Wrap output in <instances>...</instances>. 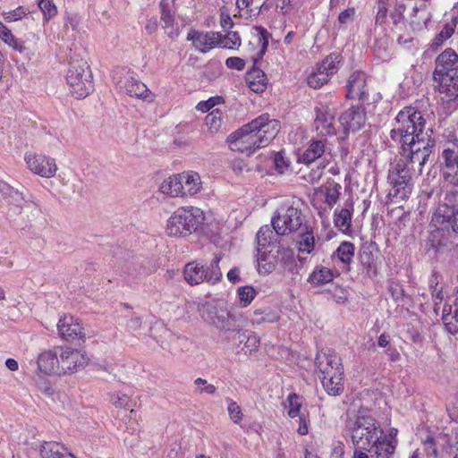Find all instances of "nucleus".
Masks as SVG:
<instances>
[{"label":"nucleus","mask_w":458,"mask_h":458,"mask_svg":"<svg viewBox=\"0 0 458 458\" xmlns=\"http://www.w3.org/2000/svg\"><path fill=\"white\" fill-rule=\"evenodd\" d=\"M314 236L311 229L306 227V231L301 234L298 242L299 251L301 253H310L314 249Z\"/></svg>","instance_id":"58836bf2"},{"label":"nucleus","mask_w":458,"mask_h":458,"mask_svg":"<svg viewBox=\"0 0 458 458\" xmlns=\"http://www.w3.org/2000/svg\"><path fill=\"white\" fill-rule=\"evenodd\" d=\"M339 122L345 134L355 132L365 125V110L361 106H352L340 115Z\"/></svg>","instance_id":"aec40b11"},{"label":"nucleus","mask_w":458,"mask_h":458,"mask_svg":"<svg viewBox=\"0 0 458 458\" xmlns=\"http://www.w3.org/2000/svg\"><path fill=\"white\" fill-rule=\"evenodd\" d=\"M348 98H357L359 100H366L368 98V90L365 73L360 71L352 72L347 81Z\"/></svg>","instance_id":"393cba45"},{"label":"nucleus","mask_w":458,"mask_h":458,"mask_svg":"<svg viewBox=\"0 0 458 458\" xmlns=\"http://www.w3.org/2000/svg\"><path fill=\"white\" fill-rule=\"evenodd\" d=\"M227 402H228L227 411H228L230 419L235 424H239L242 420V417H243L241 407L237 404L236 402H234L231 399H228Z\"/></svg>","instance_id":"09e8293b"},{"label":"nucleus","mask_w":458,"mask_h":458,"mask_svg":"<svg viewBox=\"0 0 458 458\" xmlns=\"http://www.w3.org/2000/svg\"><path fill=\"white\" fill-rule=\"evenodd\" d=\"M57 328L60 336L65 341H73L85 336L82 326L78 319L70 315H64L59 319Z\"/></svg>","instance_id":"4be33fe9"},{"label":"nucleus","mask_w":458,"mask_h":458,"mask_svg":"<svg viewBox=\"0 0 458 458\" xmlns=\"http://www.w3.org/2000/svg\"><path fill=\"white\" fill-rule=\"evenodd\" d=\"M453 305H445L442 314L445 328L452 335L458 333V289L455 291Z\"/></svg>","instance_id":"a878e982"},{"label":"nucleus","mask_w":458,"mask_h":458,"mask_svg":"<svg viewBox=\"0 0 458 458\" xmlns=\"http://www.w3.org/2000/svg\"><path fill=\"white\" fill-rule=\"evenodd\" d=\"M361 265L364 267L366 274L369 277L377 276V267L373 261L371 260V254L368 252H364L361 255Z\"/></svg>","instance_id":"864d4df0"},{"label":"nucleus","mask_w":458,"mask_h":458,"mask_svg":"<svg viewBox=\"0 0 458 458\" xmlns=\"http://www.w3.org/2000/svg\"><path fill=\"white\" fill-rule=\"evenodd\" d=\"M341 61L342 58L337 53L327 55L317 70L309 75L307 79L308 85L313 89H319L327 83L330 77L337 72Z\"/></svg>","instance_id":"ddd939ff"},{"label":"nucleus","mask_w":458,"mask_h":458,"mask_svg":"<svg viewBox=\"0 0 458 458\" xmlns=\"http://www.w3.org/2000/svg\"><path fill=\"white\" fill-rule=\"evenodd\" d=\"M259 269L263 273L272 272L278 264L286 265L293 261V253L291 249L277 243L268 244V247H258Z\"/></svg>","instance_id":"9d476101"},{"label":"nucleus","mask_w":458,"mask_h":458,"mask_svg":"<svg viewBox=\"0 0 458 458\" xmlns=\"http://www.w3.org/2000/svg\"><path fill=\"white\" fill-rule=\"evenodd\" d=\"M180 175L184 196H193L200 191L202 188V182L198 173L188 171L180 174Z\"/></svg>","instance_id":"cd10ccee"},{"label":"nucleus","mask_w":458,"mask_h":458,"mask_svg":"<svg viewBox=\"0 0 458 458\" xmlns=\"http://www.w3.org/2000/svg\"><path fill=\"white\" fill-rule=\"evenodd\" d=\"M444 29H455L458 27V4L445 14Z\"/></svg>","instance_id":"603ef678"},{"label":"nucleus","mask_w":458,"mask_h":458,"mask_svg":"<svg viewBox=\"0 0 458 458\" xmlns=\"http://www.w3.org/2000/svg\"><path fill=\"white\" fill-rule=\"evenodd\" d=\"M159 191L171 198L184 197L180 174H173L164 180L160 184Z\"/></svg>","instance_id":"c85d7f7f"},{"label":"nucleus","mask_w":458,"mask_h":458,"mask_svg":"<svg viewBox=\"0 0 458 458\" xmlns=\"http://www.w3.org/2000/svg\"><path fill=\"white\" fill-rule=\"evenodd\" d=\"M240 301L243 307L248 306L254 297L256 296V291L252 286H242L237 291Z\"/></svg>","instance_id":"37998d69"},{"label":"nucleus","mask_w":458,"mask_h":458,"mask_svg":"<svg viewBox=\"0 0 458 458\" xmlns=\"http://www.w3.org/2000/svg\"><path fill=\"white\" fill-rule=\"evenodd\" d=\"M41 458H76L62 444L55 441H45L39 447Z\"/></svg>","instance_id":"bb28decb"},{"label":"nucleus","mask_w":458,"mask_h":458,"mask_svg":"<svg viewBox=\"0 0 458 458\" xmlns=\"http://www.w3.org/2000/svg\"><path fill=\"white\" fill-rule=\"evenodd\" d=\"M259 345V339L256 335H250L248 336L244 348L246 349V352H249L251 353L252 352L256 351Z\"/></svg>","instance_id":"0e129e2a"},{"label":"nucleus","mask_w":458,"mask_h":458,"mask_svg":"<svg viewBox=\"0 0 458 458\" xmlns=\"http://www.w3.org/2000/svg\"><path fill=\"white\" fill-rule=\"evenodd\" d=\"M204 218L203 212L198 208H180L167 220V234L174 237L190 235L202 225Z\"/></svg>","instance_id":"0eeeda50"},{"label":"nucleus","mask_w":458,"mask_h":458,"mask_svg":"<svg viewBox=\"0 0 458 458\" xmlns=\"http://www.w3.org/2000/svg\"><path fill=\"white\" fill-rule=\"evenodd\" d=\"M59 346L46 351L38 358V367L40 372L51 375H61Z\"/></svg>","instance_id":"b1692460"},{"label":"nucleus","mask_w":458,"mask_h":458,"mask_svg":"<svg viewBox=\"0 0 458 458\" xmlns=\"http://www.w3.org/2000/svg\"><path fill=\"white\" fill-rule=\"evenodd\" d=\"M70 50L65 80L70 92L76 98H84L93 90V79L88 62L82 56V49L72 43L67 45Z\"/></svg>","instance_id":"423d86ee"},{"label":"nucleus","mask_w":458,"mask_h":458,"mask_svg":"<svg viewBox=\"0 0 458 458\" xmlns=\"http://www.w3.org/2000/svg\"><path fill=\"white\" fill-rule=\"evenodd\" d=\"M299 427L297 428V432L301 436H305L309 433V426H310V420H309V413H301L299 416H297Z\"/></svg>","instance_id":"052dcab7"},{"label":"nucleus","mask_w":458,"mask_h":458,"mask_svg":"<svg viewBox=\"0 0 458 458\" xmlns=\"http://www.w3.org/2000/svg\"><path fill=\"white\" fill-rule=\"evenodd\" d=\"M328 142L326 138H313L309 142L306 149L298 155V162L310 165L322 157L328 149Z\"/></svg>","instance_id":"412c9836"},{"label":"nucleus","mask_w":458,"mask_h":458,"mask_svg":"<svg viewBox=\"0 0 458 458\" xmlns=\"http://www.w3.org/2000/svg\"><path fill=\"white\" fill-rule=\"evenodd\" d=\"M61 374L75 373L89 363L87 353L68 346H59Z\"/></svg>","instance_id":"4468645a"},{"label":"nucleus","mask_w":458,"mask_h":458,"mask_svg":"<svg viewBox=\"0 0 458 458\" xmlns=\"http://www.w3.org/2000/svg\"><path fill=\"white\" fill-rule=\"evenodd\" d=\"M316 366L320 373L319 377L344 376L341 359L335 353H318L316 357Z\"/></svg>","instance_id":"a211bd4d"},{"label":"nucleus","mask_w":458,"mask_h":458,"mask_svg":"<svg viewBox=\"0 0 458 458\" xmlns=\"http://www.w3.org/2000/svg\"><path fill=\"white\" fill-rule=\"evenodd\" d=\"M270 35L268 34L267 30H257L256 38L259 44H261V48L259 52V56L261 57L267 50V45H268V38Z\"/></svg>","instance_id":"13d9d810"},{"label":"nucleus","mask_w":458,"mask_h":458,"mask_svg":"<svg viewBox=\"0 0 458 458\" xmlns=\"http://www.w3.org/2000/svg\"><path fill=\"white\" fill-rule=\"evenodd\" d=\"M220 26L223 29H232L233 26H241L242 23H239L233 20L226 7H222L220 9L219 15Z\"/></svg>","instance_id":"3c124183"},{"label":"nucleus","mask_w":458,"mask_h":458,"mask_svg":"<svg viewBox=\"0 0 458 458\" xmlns=\"http://www.w3.org/2000/svg\"><path fill=\"white\" fill-rule=\"evenodd\" d=\"M355 14V9L354 8H348L343 11L339 16L338 20L341 24H346L349 21H351Z\"/></svg>","instance_id":"774afa93"},{"label":"nucleus","mask_w":458,"mask_h":458,"mask_svg":"<svg viewBox=\"0 0 458 458\" xmlns=\"http://www.w3.org/2000/svg\"><path fill=\"white\" fill-rule=\"evenodd\" d=\"M296 4L297 0H276V8L283 13L290 12Z\"/></svg>","instance_id":"69168bd1"},{"label":"nucleus","mask_w":458,"mask_h":458,"mask_svg":"<svg viewBox=\"0 0 458 458\" xmlns=\"http://www.w3.org/2000/svg\"><path fill=\"white\" fill-rule=\"evenodd\" d=\"M299 396L296 394H290L287 397L289 405L288 416L292 419L299 416L301 412V404L298 402Z\"/></svg>","instance_id":"de8ad7c7"},{"label":"nucleus","mask_w":458,"mask_h":458,"mask_svg":"<svg viewBox=\"0 0 458 458\" xmlns=\"http://www.w3.org/2000/svg\"><path fill=\"white\" fill-rule=\"evenodd\" d=\"M279 130L277 120L269 119L268 114H262L228 137L230 148L250 156L257 149L267 146Z\"/></svg>","instance_id":"7ed1b4c3"},{"label":"nucleus","mask_w":458,"mask_h":458,"mask_svg":"<svg viewBox=\"0 0 458 458\" xmlns=\"http://www.w3.org/2000/svg\"><path fill=\"white\" fill-rule=\"evenodd\" d=\"M110 402L117 408L131 409L133 406L132 400L128 395L121 393L110 394Z\"/></svg>","instance_id":"79ce46f5"},{"label":"nucleus","mask_w":458,"mask_h":458,"mask_svg":"<svg viewBox=\"0 0 458 458\" xmlns=\"http://www.w3.org/2000/svg\"><path fill=\"white\" fill-rule=\"evenodd\" d=\"M223 102V98L216 96L208 98L206 101H200L197 106L196 109L201 111L202 113L208 112L215 106Z\"/></svg>","instance_id":"5fc2aeb1"},{"label":"nucleus","mask_w":458,"mask_h":458,"mask_svg":"<svg viewBox=\"0 0 458 458\" xmlns=\"http://www.w3.org/2000/svg\"><path fill=\"white\" fill-rule=\"evenodd\" d=\"M352 223V212L348 208H342L335 215V225L341 231L346 232L350 229Z\"/></svg>","instance_id":"e433bc0d"},{"label":"nucleus","mask_w":458,"mask_h":458,"mask_svg":"<svg viewBox=\"0 0 458 458\" xmlns=\"http://www.w3.org/2000/svg\"><path fill=\"white\" fill-rule=\"evenodd\" d=\"M225 64L230 69L241 71L245 66V61L240 57L233 56L226 59Z\"/></svg>","instance_id":"e2e57ef3"},{"label":"nucleus","mask_w":458,"mask_h":458,"mask_svg":"<svg viewBox=\"0 0 458 458\" xmlns=\"http://www.w3.org/2000/svg\"><path fill=\"white\" fill-rule=\"evenodd\" d=\"M266 0H236L240 18L250 19L257 16Z\"/></svg>","instance_id":"c756f323"},{"label":"nucleus","mask_w":458,"mask_h":458,"mask_svg":"<svg viewBox=\"0 0 458 458\" xmlns=\"http://www.w3.org/2000/svg\"><path fill=\"white\" fill-rule=\"evenodd\" d=\"M434 89L447 100L458 98V55L452 48L445 49L435 60Z\"/></svg>","instance_id":"39448f33"},{"label":"nucleus","mask_w":458,"mask_h":458,"mask_svg":"<svg viewBox=\"0 0 458 458\" xmlns=\"http://www.w3.org/2000/svg\"><path fill=\"white\" fill-rule=\"evenodd\" d=\"M198 311L205 321L214 325L216 328L226 331L231 329L230 316L226 309L206 302L198 305Z\"/></svg>","instance_id":"dca6fc26"},{"label":"nucleus","mask_w":458,"mask_h":458,"mask_svg":"<svg viewBox=\"0 0 458 458\" xmlns=\"http://www.w3.org/2000/svg\"><path fill=\"white\" fill-rule=\"evenodd\" d=\"M24 161L31 173L41 177L52 178L56 174L55 160L50 157L35 152H26Z\"/></svg>","instance_id":"2eb2a0df"},{"label":"nucleus","mask_w":458,"mask_h":458,"mask_svg":"<svg viewBox=\"0 0 458 458\" xmlns=\"http://www.w3.org/2000/svg\"><path fill=\"white\" fill-rule=\"evenodd\" d=\"M445 200L446 203L438 205L431 223L437 227L450 225L453 231L458 233V208L455 207L458 202V191L448 192Z\"/></svg>","instance_id":"f8f14e48"},{"label":"nucleus","mask_w":458,"mask_h":458,"mask_svg":"<svg viewBox=\"0 0 458 458\" xmlns=\"http://www.w3.org/2000/svg\"><path fill=\"white\" fill-rule=\"evenodd\" d=\"M321 377L324 389L332 396L340 395L344 391L343 376Z\"/></svg>","instance_id":"473e14b6"},{"label":"nucleus","mask_w":458,"mask_h":458,"mask_svg":"<svg viewBox=\"0 0 458 458\" xmlns=\"http://www.w3.org/2000/svg\"><path fill=\"white\" fill-rule=\"evenodd\" d=\"M81 17L75 12H66L65 26L75 28L80 24Z\"/></svg>","instance_id":"338daca9"},{"label":"nucleus","mask_w":458,"mask_h":458,"mask_svg":"<svg viewBox=\"0 0 458 458\" xmlns=\"http://www.w3.org/2000/svg\"><path fill=\"white\" fill-rule=\"evenodd\" d=\"M401 156L395 159L389 169L388 180L392 184L388 195L390 198L407 199L411 193L412 180L422 174L423 166L432 152L401 148Z\"/></svg>","instance_id":"f03ea898"},{"label":"nucleus","mask_w":458,"mask_h":458,"mask_svg":"<svg viewBox=\"0 0 458 458\" xmlns=\"http://www.w3.org/2000/svg\"><path fill=\"white\" fill-rule=\"evenodd\" d=\"M25 15L26 12L24 8L20 6L13 11L4 13V18L7 22H12L21 20Z\"/></svg>","instance_id":"bf43d9fd"},{"label":"nucleus","mask_w":458,"mask_h":458,"mask_svg":"<svg viewBox=\"0 0 458 458\" xmlns=\"http://www.w3.org/2000/svg\"><path fill=\"white\" fill-rule=\"evenodd\" d=\"M354 245L350 242H343L333 257H336L344 265H349L354 256Z\"/></svg>","instance_id":"72a5a7b5"},{"label":"nucleus","mask_w":458,"mask_h":458,"mask_svg":"<svg viewBox=\"0 0 458 458\" xmlns=\"http://www.w3.org/2000/svg\"><path fill=\"white\" fill-rule=\"evenodd\" d=\"M225 34L218 32V47L224 48H234L241 45L240 37L235 30H224Z\"/></svg>","instance_id":"f704fd0d"},{"label":"nucleus","mask_w":458,"mask_h":458,"mask_svg":"<svg viewBox=\"0 0 458 458\" xmlns=\"http://www.w3.org/2000/svg\"><path fill=\"white\" fill-rule=\"evenodd\" d=\"M205 124L211 133L218 131L222 125L221 110L216 108L208 113L205 117Z\"/></svg>","instance_id":"c9c22d12"},{"label":"nucleus","mask_w":458,"mask_h":458,"mask_svg":"<svg viewBox=\"0 0 458 458\" xmlns=\"http://www.w3.org/2000/svg\"><path fill=\"white\" fill-rule=\"evenodd\" d=\"M341 185L337 182H329L326 187L325 202L332 208L336 204L340 195Z\"/></svg>","instance_id":"ea45409f"},{"label":"nucleus","mask_w":458,"mask_h":458,"mask_svg":"<svg viewBox=\"0 0 458 458\" xmlns=\"http://www.w3.org/2000/svg\"><path fill=\"white\" fill-rule=\"evenodd\" d=\"M279 317L270 309L256 310L254 318L251 319L253 324H262L264 322L274 323L278 320Z\"/></svg>","instance_id":"4c0bfd02"},{"label":"nucleus","mask_w":458,"mask_h":458,"mask_svg":"<svg viewBox=\"0 0 458 458\" xmlns=\"http://www.w3.org/2000/svg\"><path fill=\"white\" fill-rule=\"evenodd\" d=\"M454 31V30H440V32L433 39L431 48L434 51L437 50L446 39L451 38Z\"/></svg>","instance_id":"4d7b16f0"},{"label":"nucleus","mask_w":458,"mask_h":458,"mask_svg":"<svg viewBox=\"0 0 458 458\" xmlns=\"http://www.w3.org/2000/svg\"><path fill=\"white\" fill-rule=\"evenodd\" d=\"M117 85L121 90L130 97L148 102H152L155 98V95L147 88V86L143 82L131 76L129 72L123 80H120L117 82Z\"/></svg>","instance_id":"6ab92c4d"},{"label":"nucleus","mask_w":458,"mask_h":458,"mask_svg":"<svg viewBox=\"0 0 458 458\" xmlns=\"http://www.w3.org/2000/svg\"><path fill=\"white\" fill-rule=\"evenodd\" d=\"M300 200L285 204L276 211L272 218V226L278 235H286L297 231L302 225L304 216L301 209Z\"/></svg>","instance_id":"1a4fd4ad"},{"label":"nucleus","mask_w":458,"mask_h":458,"mask_svg":"<svg viewBox=\"0 0 458 458\" xmlns=\"http://www.w3.org/2000/svg\"><path fill=\"white\" fill-rule=\"evenodd\" d=\"M38 7L47 21L52 19L57 14V7L54 4L53 0H39Z\"/></svg>","instance_id":"c03bdc74"},{"label":"nucleus","mask_w":458,"mask_h":458,"mask_svg":"<svg viewBox=\"0 0 458 458\" xmlns=\"http://www.w3.org/2000/svg\"><path fill=\"white\" fill-rule=\"evenodd\" d=\"M220 259L219 256H215L207 268L195 261L188 263L183 270L185 281L191 285H197L204 281L212 284L217 283L222 277Z\"/></svg>","instance_id":"9b49d317"},{"label":"nucleus","mask_w":458,"mask_h":458,"mask_svg":"<svg viewBox=\"0 0 458 458\" xmlns=\"http://www.w3.org/2000/svg\"><path fill=\"white\" fill-rule=\"evenodd\" d=\"M440 156L443 178L446 182L458 188V138L453 131L443 134Z\"/></svg>","instance_id":"6e6552de"},{"label":"nucleus","mask_w":458,"mask_h":458,"mask_svg":"<svg viewBox=\"0 0 458 458\" xmlns=\"http://www.w3.org/2000/svg\"><path fill=\"white\" fill-rule=\"evenodd\" d=\"M0 38L13 49L20 53L25 50L24 42L19 38H16L13 34L12 30H0Z\"/></svg>","instance_id":"a19ab883"},{"label":"nucleus","mask_w":458,"mask_h":458,"mask_svg":"<svg viewBox=\"0 0 458 458\" xmlns=\"http://www.w3.org/2000/svg\"><path fill=\"white\" fill-rule=\"evenodd\" d=\"M273 234V231L268 225L262 226L257 233V243L258 247H268V244H274L275 242H271V235Z\"/></svg>","instance_id":"a18cd8bd"},{"label":"nucleus","mask_w":458,"mask_h":458,"mask_svg":"<svg viewBox=\"0 0 458 458\" xmlns=\"http://www.w3.org/2000/svg\"><path fill=\"white\" fill-rule=\"evenodd\" d=\"M334 276L335 275L331 269L318 267L309 276V282L312 284L320 285L331 282Z\"/></svg>","instance_id":"2f4dec72"},{"label":"nucleus","mask_w":458,"mask_h":458,"mask_svg":"<svg viewBox=\"0 0 458 458\" xmlns=\"http://www.w3.org/2000/svg\"><path fill=\"white\" fill-rule=\"evenodd\" d=\"M445 437H438L437 439L431 436H428L424 440L423 444L425 446V450L428 455H431L435 458L437 457V444L440 438L445 439Z\"/></svg>","instance_id":"6e6d98bb"},{"label":"nucleus","mask_w":458,"mask_h":458,"mask_svg":"<svg viewBox=\"0 0 458 458\" xmlns=\"http://www.w3.org/2000/svg\"><path fill=\"white\" fill-rule=\"evenodd\" d=\"M432 132L422 112L410 106L397 114L390 137L401 148L432 152L436 145V140L431 137Z\"/></svg>","instance_id":"f257e3e1"},{"label":"nucleus","mask_w":458,"mask_h":458,"mask_svg":"<svg viewBox=\"0 0 458 458\" xmlns=\"http://www.w3.org/2000/svg\"><path fill=\"white\" fill-rule=\"evenodd\" d=\"M0 197H11L18 204L21 200H23V198L17 191H14L9 184L3 181H0Z\"/></svg>","instance_id":"8fccbe9b"},{"label":"nucleus","mask_w":458,"mask_h":458,"mask_svg":"<svg viewBox=\"0 0 458 458\" xmlns=\"http://www.w3.org/2000/svg\"><path fill=\"white\" fill-rule=\"evenodd\" d=\"M194 386L195 393L199 394H214L216 391V387L214 385L208 384L206 379H203L201 377H198L194 380Z\"/></svg>","instance_id":"49530a36"},{"label":"nucleus","mask_w":458,"mask_h":458,"mask_svg":"<svg viewBox=\"0 0 458 458\" xmlns=\"http://www.w3.org/2000/svg\"><path fill=\"white\" fill-rule=\"evenodd\" d=\"M316 118L314 126L317 136L320 138L332 137L336 134L335 127V112L334 108L319 104L315 107Z\"/></svg>","instance_id":"f3484780"},{"label":"nucleus","mask_w":458,"mask_h":458,"mask_svg":"<svg viewBox=\"0 0 458 458\" xmlns=\"http://www.w3.org/2000/svg\"><path fill=\"white\" fill-rule=\"evenodd\" d=\"M386 14L387 9L385 5V3L380 2L378 4V10L376 16V24L377 26H385L386 25Z\"/></svg>","instance_id":"680f3d73"},{"label":"nucleus","mask_w":458,"mask_h":458,"mask_svg":"<svg viewBox=\"0 0 458 458\" xmlns=\"http://www.w3.org/2000/svg\"><path fill=\"white\" fill-rule=\"evenodd\" d=\"M218 32L215 30H191L187 39L192 41L196 49L206 52L218 46Z\"/></svg>","instance_id":"5701e85b"},{"label":"nucleus","mask_w":458,"mask_h":458,"mask_svg":"<svg viewBox=\"0 0 458 458\" xmlns=\"http://www.w3.org/2000/svg\"><path fill=\"white\" fill-rule=\"evenodd\" d=\"M267 79L263 71L253 69L247 73L249 88L256 93H262L267 88Z\"/></svg>","instance_id":"7c9ffc66"},{"label":"nucleus","mask_w":458,"mask_h":458,"mask_svg":"<svg viewBox=\"0 0 458 458\" xmlns=\"http://www.w3.org/2000/svg\"><path fill=\"white\" fill-rule=\"evenodd\" d=\"M346 427L355 447L373 450V453H380V450H384L387 454L394 453V445L392 441H381L383 429L367 411L360 410L354 419L348 420Z\"/></svg>","instance_id":"20e7f679"}]
</instances>
